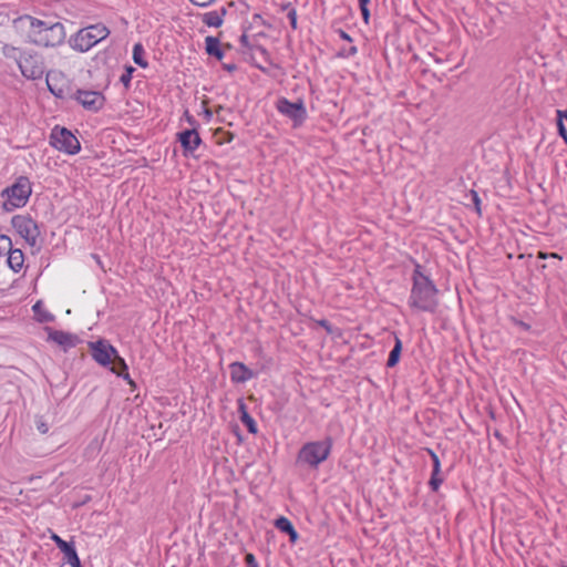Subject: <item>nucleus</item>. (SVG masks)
Instances as JSON below:
<instances>
[{"label":"nucleus","instance_id":"f257e3e1","mask_svg":"<svg viewBox=\"0 0 567 567\" xmlns=\"http://www.w3.org/2000/svg\"><path fill=\"white\" fill-rule=\"evenodd\" d=\"M13 27L17 31L25 33L27 42L38 47H60L66 38L64 24L51 18L41 20L23 14L13 20Z\"/></svg>","mask_w":567,"mask_h":567},{"label":"nucleus","instance_id":"f03ea898","mask_svg":"<svg viewBox=\"0 0 567 567\" xmlns=\"http://www.w3.org/2000/svg\"><path fill=\"white\" fill-rule=\"evenodd\" d=\"M412 287L408 299L410 308L429 313H435L439 308V289L429 275L424 274L423 266L413 260Z\"/></svg>","mask_w":567,"mask_h":567},{"label":"nucleus","instance_id":"7ed1b4c3","mask_svg":"<svg viewBox=\"0 0 567 567\" xmlns=\"http://www.w3.org/2000/svg\"><path fill=\"white\" fill-rule=\"evenodd\" d=\"M332 446L333 439L329 435L321 441L307 442L298 451L297 463L318 468L330 456Z\"/></svg>","mask_w":567,"mask_h":567},{"label":"nucleus","instance_id":"20e7f679","mask_svg":"<svg viewBox=\"0 0 567 567\" xmlns=\"http://www.w3.org/2000/svg\"><path fill=\"white\" fill-rule=\"evenodd\" d=\"M32 194V184L27 176H19L11 186L6 187L0 196L6 198L2 209L10 213L24 207Z\"/></svg>","mask_w":567,"mask_h":567},{"label":"nucleus","instance_id":"39448f33","mask_svg":"<svg viewBox=\"0 0 567 567\" xmlns=\"http://www.w3.org/2000/svg\"><path fill=\"white\" fill-rule=\"evenodd\" d=\"M110 34L109 28L103 23H95L80 29L70 37V47L78 52H86Z\"/></svg>","mask_w":567,"mask_h":567},{"label":"nucleus","instance_id":"423d86ee","mask_svg":"<svg viewBox=\"0 0 567 567\" xmlns=\"http://www.w3.org/2000/svg\"><path fill=\"white\" fill-rule=\"evenodd\" d=\"M50 145L69 155H75L81 151V143L78 137L66 127L55 125L51 130Z\"/></svg>","mask_w":567,"mask_h":567},{"label":"nucleus","instance_id":"0eeeda50","mask_svg":"<svg viewBox=\"0 0 567 567\" xmlns=\"http://www.w3.org/2000/svg\"><path fill=\"white\" fill-rule=\"evenodd\" d=\"M17 65L21 74L28 80H40L45 73L42 54L33 50H24Z\"/></svg>","mask_w":567,"mask_h":567},{"label":"nucleus","instance_id":"6e6552de","mask_svg":"<svg viewBox=\"0 0 567 567\" xmlns=\"http://www.w3.org/2000/svg\"><path fill=\"white\" fill-rule=\"evenodd\" d=\"M276 109L280 114L292 121L293 127L302 125L308 116L302 99L291 102L287 97H279L276 101Z\"/></svg>","mask_w":567,"mask_h":567},{"label":"nucleus","instance_id":"1a4fd4ad","mask_svg":"<svg viewBox=\"0 0 567 567\" xmlns=\"http://www.w3.org/2000/svg\"><path fill=\"white\" fill-rule=\"evenodd\" d=\"M11 226L29 246L37 245L41 231L38 223L30 215H14L11 218Z\"/></svg>","mask_w":567,"mask_h":567},{"label":"nucleus","instance_id":"9d476101","mask_svg":"<svg viewBox=\"0 0 567 567\" xmlns=\"http://www.w3.org/2000/svg\"><path fill=\"white\" fill-rule=\"evenodd\" d=\"M69 97L75 100L83 109L90 112H99L106 102L102 92L92 90L78 89L74 93L70 94Z\"/></svg>","mask_w":567,"mask_h":567},{"label":"nucleus","instance_id":"9b49d317","mask_svg":"<svg viewBox=\"0 0 567 567\" xmlns=\"http://www.w3.org/2000/svg\"><path fill=\"white\" fill-rule=\"evenodd\" d=\"M89 348L94 361L103 368L111 365L113 355L117 357V349L105 339L90 341Z\"/></svg>","mask_w":567,"mask_h":567},{"label":"nucleus","instance_id":"f8f14e48","mask_svg":"<svg viewBox=\"0 0 567 567\" xmlns=\"http://www.w3.org/2000/svg\"><path fill=\"white\" fill-rule=\"evenodd\" d=\"M176 140L179 142L183 154L185 156L192 155L203 143L202 137L196 128H186L176 134Z\"/></svg>","mask_w":567,"mask_h":567},{"label":"nucleus","instance_id":"ddd939ff","mask_svg":"<svg viewBox=\"0 0 567 567\" xmlns=\"http://www.w3.org/2000/svg\"><path fill=\"white\" fill-rule=\"evenodd\" d=\"M44 330L48 333V341H53L64 351H68L71 348L76 347V344L81 341L80 338L71 332L62 331V330H55L51 327H45Z\"/></svg>","mask_w":567,"mask_h":567},{"label":"nucleus","instance_id":"4468645a","mask_svg":"<svg viewBox=\"0 0 567 567\" xmlns=\"http://www.w3.org/2000/svg\"><path fill=\"white\" fill-rule=\"evenodd\" d=\"M107 368L112 373L116 374L118 378H122L124 381H126L127 384L132 388V390H135L137 388L136 382L131 378L128 373V365L125 359L122 358L118 352L117 357L113 355L112 363Z\"/></svg>","mask_w":567,"mask_h":567},{"label":"nucleus","instance_id":"2eb2a0df","mask_svg":"<svg viewBox=\"0 0 567 567\" xmlns=\"http://www.w3.org/2000/svg\"><path fill=\"white\" fill-rule=\"evenodd\" d=\"M230 380L233 383H245L255 378V372L245 363L235 361L229 364Z\"/></svg>","mask_w":567,"mask_h":567},{"label":"nucleus","instance_id":"dca6fc26","mask_svg":"<svg viewBox=\"0 0 567 567\" xmlns=\"http://www.w3.org/2000/svg\"><path fill=\"white\" fill-rule=\"evenodd\" d=\"M51 538L56 547L64 554L69 564H73L80 558L73 542H66L56 534H53Z\"/></svg>","mask_w":567,"mask_h":567},{"label":"nucleus","instance_id":"f3484780","mask_svg":"<svg viewBox=\"0 0 567 567\" xmlns=\"http://www.w3.org/2000/svg\"><path fill=\"white\" fill-rule=\"evenodd\" d=\"M275 527L280 530L281 533L288 535L289 542L291 544H296L299 539V534L296 530L295 526L292 525L291 520L288 519L285 516H279L275 519L274 523Z\"/></svg>","mask_w":567,"mask_h":567},{"label":"nucleus","instance_id":"a211bd4d","mask_svg":"<svg viewBox=\"0 0 567 567\" xmlns=\"http://www.w3.org/2000/svg\"><path fill=\"white\" fill-rule=\"evenodd\" d=\"M227 14V9L225 7L220 8L219 11H209L202 14V21L207 27L219 28L224 23V18Z\"/></svg>","mask_w":567,"mask_h":567},{"label":"nucleus","instance_id":"6ab92c4d","mask_svg":"<svg viewBox=\"0 0 567 567\" xmlns=\"http://www.w3.org/2000/svg\"><path fill=\"white\" fill-rule=\"evenodd\" d=\"M205 51L209 56H214L218 61H221L225 56L220 48V40L217 37L208 35L205 38Z\"/></svg>","mask_w":567,"mask_h":567},{"label":"nucleus","instance_id":"aec40b11","mask_svg":"<svg viewBox=\"0 0 567 567\" xmlns=\"http://www.w3.org/2000/svg\"><path fill=\"white\" fill-rule=\"evenodd\" d=\"M32 311L34 313L35 321H38L39 323H49L55 320V316L44 309L42 300H38L32 306Z\"/></svg>","mask_w":567,"mask_h":567},{"label":"nucleus","instance_id":"412c9836","mask_svg":"<svg viewBox=\"0 0 567 567\" xmlns=\"http://www.w3.org/2000/svg\"><path fill=\"white\" fill-rule=\"evenodd\" d=\"M7 262L10 269H12L14 272H19L24 262L23 251L19 248H12L8 254Z\"/></svg>","mask_w":567,"mask_h":567},{"label":"nucleus","instance_id":"4be33fe9","mask_svg":"<svg viewBox=\"0 0 567 567\" xmlns=\"http://www.w3.org/2000/svg\"><path fill=\"white\" fill-rule=\"evenodd\" d=\"M403 344L398 336H394V346L389 353L386 368H394L399 362L402 353Z\"/></svg>","mask_w":567,"mask_h":567},{"label":"nucleus","instance_id":"5701e85b","mask_svg":"<svg viewBox=\"0 0 567 567\" xmlns=\"http://www.w3.org/2000/svg\"><path fill=\"white\" fill-rule=\"evenodd\" d=\"M132 53V58L135 64L143 69L148 66V62L145 59V50L141 42L134 44Z\"/></svg>","mask_w":567,"mask_h":567},{"label":"nucleus","instance_id":"b1692460","mask_svg":"<svg viewBox=\"0 0 567 567\" xmlns=\"http://www.w3.org/2000/svg\"><path fill=\"white\" fill-rule=\"evenodd\" d=\"M1 52L4 58L12 60L16 64H18L24 50L13 47L11 44H4L1 49Z\"/></svg>","mask_w":567,"mask_h":567},{"label":"nucleus","instance_id":"393cba45","mask_svg":"<svg viewBox=\"0 0 567 567\" xmlns=\"http://www.w3.org/2000/svg\"><path fill=\"white\" fill-rule=\"evenodd\" d=\"M47 85L49 91L56 97V99H66L68 95L65 93V90L62 86H58L56 84L52 83L51 80V73H47Z\"/></svg>","mask_w":567,"mask_h":567},{"label":"nucleus","instance_id":"a878e982","mask_svg":"<svg viewBox=\"0 0 567 567\" xmlns=\"http://www.w3.org/2000/svg\"><path fill=\"white\" fill-rule=\"evenodd\" d=\"M443 482L444 477L441 475V470L432 468L431 477L429 480L431 491L437 492Z\"/></svg>","mask_w":567,"mask_h":567},{"label":"nucleus","instance_id":"bb28decb","mask_svg":"<svg viewBox=\"0 0 567 567\" xmlns=\"http://www.w3.org/2000/svg\"><path fill=\"white\" fill-rule=\"evenodd\" d=\"M239 419H240L241 423L247 427V431L250 434H257L258 426H257L256 421L254 420V417L250 414H246Z\"/></svg>","mask_w":567,"mask_h":567},{"label":"nucleus","instance_id":"cd10ccee","mask_svg":"<svg viewBox=\"0 0 567 567\" xmlns=\"http://www.w3.org/2000/svg\"><path fill=\"white\" fill-rule=\"evenodd\" d=\"M134 71H135V68H133L132 65H126L123 74L120 78V82L126 89H128L130 85H131V81H132V76H133Z\"/></svg>","mask_w":567,"mask_h":567},{"label":"nucleus","instance_id":"c85d7f7f","mask_svg":"<svg viewBox=\"0 0 567 567\" xmlns=\"http://www.w3.org/2000/svg\"><path fill=\"white\" fill-rule=\"evenodd\" d=\"M467 198H470L471 203L474 206L475 212L478 216H482V207H481V198L478 196V193L474 189L470 190V194L466 195Z\"/></svg>","mask_w":567,"mask_h":567},{"label":"nucleus","instance_id":"c756f323","mask_svg":"<svg viewBox=\"0 0 567 567\" xmlns=\"http://www.w3.org/2000/svg\"><path fill=\"white\" fill-rule=\"evenodd\" d=\"M12 249V243L9 236L0 235V256L9 254Z\"/></svg>","mask_w":567,"mask_h":567},{"label":"nucleus","instance_id":"7c9ffc66","mask_svg":"<svg viewBox=\"0 0 567 567\" xmlns=\"http://www.w3.org/2000/svg\"><path fill=\"white\" fill-rule=\"evenodd\" d=\"M183 118L190 125V128H196L198 131L199 123L198 121L189 113L188 110H185L183 113Z\"/></svg>","mask_w":567,"mask_h":567},{"label":"nucleus","instance_id":"2f4dec72","mask_svg":"<svg viewBox=\"0 0 567 567\" xmlns=\"http://www.w3.org/2000/svg\"><path fill=\"white\" fill-rule=\"evenodd\" d=\"M357 52H358L357 47L351 45V47H349L348 49H342V50H340V51L338 52V54H337V55H338L339 58H350V56L355 55V54H357Z\"/></svg>","mask_w":567,"mask_h":567},{"label":"nucleus","instance_id":"473e14b6","mask_svg":"<svg viewBox=\"0 0 567 567\" xmlns=\"http://www.w3.org/2000/svg\"><path fill=\"white\" fill-rule=\"evenodd\" d=\"M35 426H37V430L41 433V434H47L49 432V425L48 423L43 420L42 416L40 417H37L35 420Z\"/></svg>","mask_w":567,"mask_h":567},{"label":"nucleus","instance_id":"72a5a7b5","mask_svg":"<svg viewBox=\"0 0 567 567\" xmlns=\"http://www.w3.org/2000/svg\"><path fill=\"white\" fill-rule=\"evenodd\" d=\"M287 18L289 19V23H290V27L292 30H297L298 29V17H297V10L293 9V10H290L288 13H287Z\"/></svg>","mask_w":567,"mask_h":567},{"label":"nucleus","instance_id":"f704fd0d","mask_svg":"<svg viewBox=\"0 0 567 567\" xmlns=\"http://www.w3.org/2000/svg\"><path fill=\"white\" fill-rule=\"evenodd\" d=\"M556 124L558 135L564 140L565 144H567V128L564 122H561L560 120H556Z\"/></svg>","mask_w":567,"mask_h":567},{"label":"nucleus","instance_id":"c9c22d12","mask_svg":"<svg viewBox=\"0 0 567 567\" xmlns=\"http://www.w3.org/2000/svg\"><path fill=\"white\" fill-rule=\"evenodd\" d=\"M244 560L246 567H259V564L252 553H246Z\"/></svg>","mask_w":567,"mask_h":567},{"label":"nucleus","instance_id":"e433bc0d","mask_svg":"<svg viewBox=\"0 0 567 567\" xmlns=\"http://www.w3.org/2000/svg\"><path fill=\"white\" fill-rule=\"evenodd\" d=\"M316 322L318 326L323 328L327 331V333H329V334L334 333V329H333L332 324L327 319H320V320H317Z\"/></svg>","mask_w":567,"mask_h":567},{"label":"nucleus","instance_id":"4c0bfd02","mask_svg":"<svg viewBox=\"0 0 567 567\" xmlns=\"http://www.w3.org/2000/svg\"><path fill=\"white\" fill-rule=\"evenodd\" d=\"M237 405H238L239 417H243L244 415L249 414L244 399H238Z\"/></svg>","mask_w":567,"mask_h":567},{"label":"nucleus","instance_id":"58836bf2","mask_svg":"<svg viewBox=\"0 0 567 567\" xmlns=\"http://www.w3.org/2000/svg\"><path fill=\"white\" fill-rule=\"evenodd\" d=\"M512 321L513 323L518 327L519 329L524 330V331H529L530 330V324L527 323V322H524L523 320H519V319H516V318H512Z\"/></svg>","mask_w":567,"mask_h":567},{"label":"nucleus","instance_id":"ea45409f","mask_svg":"<svg viewBox=\"0 0 567 567\" xmlns=\"http://www.w3.org/2000/svg\"><path fill=\"white\" fill-rule=\"evenodd\" d=\"M194 6H197V7H208L210 6L212 3H214L216 0H189Z\"/></svg>","mask_w":567,"mask_h":567},{"label":"nucleus","instance_id":"a19ab883","mask_svg":"<svg viewBox=\"0 0 567 567\" xmlns=\"http://www.w3.org/2000/svg\"><path fill=\"white\" fill-rule=\"evenodd\" d=\"M537 258L538 259H547V258H561L558 256V254L556 252H543V251H539L538 255H537Z\"/></svg>","mask_w":567,"mask_h":567},{"label":"nucleus","instance_id":"79ce46f5","mask_svg":"<svg viewBox=\"0 0 567 567\" xmlns=\"http://www.w3.org/2000/svg\"><path fill=\"white\" fill-rule=\"evenodd\" d=\"M252 20H254L255 22H259V23H260L261 25H264V27H267V28H270V27H271V25H270V24H269V23H268V22H267L262 17H261V14H259V13H255V14L252 16Z\"/></svg>","mask_w":567,"mask_h":567},{"label":"nucleus","instance_id":"37998d69","mask_svg":"<svg viewBox=\"0 0 567 567\" xmlns=\"http://www.w3.org/2000/svg\"><path fill=\"white\" fill-rule=\"evenodd\" d=\"M239 43L247 48V49H252L250 42H249V39H248V35L246 33H243L239 38Z\"/></svg>","mask_w":567,"mask_h":567},{"label":"nucleus","instance_id":"c03bdc74","mask_svg":"<svg viewBox=\"0 0 567 567\" xmlns=\"http://www.w3.org/2000/svg\"><path fill=\"white\" fill-rule=\"evenodd\" d=\"M360 8V11H361V16H362V19L365 23L369 22V19H370V10L368 8V6L365 7H359Z\"/></svg>","mask_w":567,"mask_h":567},{"label":"nucleus","instance_id":"a18cd8bd","mask_svg":"<svg viewBox=\"0 0 567 567\" xmlns=\"http://www.w3.org/2000/svg\"><path fill=\"white\" fill-rule=\"evenodd\" d=\"M431 460H432V468L441 470V461L436 453L431 456Z\"/></svg>","mask_w":567,"mask_h":567},{"label":"nucleus","instance_id":"49530a36","mask_svg":"<svg viewBox=\"0 0 567 567\" xmlns=\"http://www.w3.org/2000/svg\"><path fill=\"white\" fill-rule=\"evenodd\" d=\"M431 460H432V468L441 470V461L436 453L431 456Z\"/></svg>","mask_w":567,"mask_h":567},{"label":"nucleus","instance_id":"de8ad7c7","mask_svg":"<svg viewBox=\"0 0 567 567\" xmlns=\"http://www.w3.org/2000/svg\"><path fill=\"white\" fill-rule=\"evenodd\" d=\"M431 460H432V468L441 470V461L436 453L431 456Z\"/></svg>","mask_w":567,"mask_h":567},{"label":"nucleus","instance_id":"09e8293b","mask_svg":"<svg viewBox=\"0 0 567 567\" xmlns=\"http://www.w3.org/2000/svg\"><path fill=\"white\" fill-rule=\"evenodd\" d=\"M293 9H296V8L291 4V2H284L280 4V11H282V12L288 13L290 10H293Z\"/></svg>","mask_w":567,"mask_h":567},{"label":"nucleus","instance_id":"8fccbe9b","mask_svg":"<svg viewBox=\"0 0 567 567\" xmlns=\"http://www.w3.org/2000/svg\"><path fill=\"white\" fill-rule=\"evenodd\" d=\"M338 33H339V35H340V38H341L342 40L348 41V42H352V38H351V35H350L349 33H347L344 30L339 29V30H338Z\"/></svg>","mask_w":567,"mask_h":567},{"label":"nucleus","instance_id":"3c124183","mask_svg":"<svg viewBox=\"0 0 567 567\" xmlns=\"http://www.w3.org/2000/svg\"><path fill=\"white\" fill-rule=\"evenodd\" d=\"M556 120H560L561 122H564V120L567 121V109L561 111V110H557V117Z\"/></svg>","mask_w":567,"mask_h":567},{"label":"nucleus","instance_id":"603ef678","mask_svg":"<svg viewBox=\"0 0 567 567\" xmlns=\"http://www.w3.org/2000/svg\"><path fill=\"white\" fill-rule=\"evenodd\" d=\"M223 69L228 72H234L237 70V65L235 63H224Z\"/></svg>","mask_w":567,"mask_h":567},{"label":"nucleus","instance_id":"864d4df0","mask_svg":"<svg viewBox=\"0 0 567 567\" xmlns=\"http://www.w3.org/2000/svg\"><path fill=\"white\" fill-rule=\"evenodd\" d=\"M203 114L207 122H209L213 118V112L208 107H204Z\"/></svg>","mask_w":567,"mask_h":567},{"label":"nucleus","instance_id":"5fc2aeb1","mask_svg":"<svg viewBox=\"0 0 567 567\" xmlns=\"http://www.w3.org/2000/svg\"><path fill=\"white\" fill-rule=\"evenodd\" d=\"M359 7H365L369 6L370 0H358Z\"/></svg>","mask_w":567,"mask_h":567},{"label":"nucleus","instance_id":"6e6d98bb","mask_svg":"<svg viewBox=\"0 0 567 567\" xmlns=\"http://www.w3.org/2000/svg\"><path fill=\"white\" fill-rule=\"evenodd\" d=\"M255 49H256V50H258V51H260V52H261V53H264V54H266V53H267V50H266L262 45H260V44L255 45Z\"/></svg>","mask_w":567,"mask_h":567},{"label":"nucleus","instance_id":"4d7b16f0","mask_svg":"<svg viewBox=\"0 0 567 567\" xmlns=\"http://www.w3.org/2000/svg\"><path fill=\"white\" fill-rule=\"evenodd\" d=\"M494 436H495L496 439H498L499 441H502V440H503V435H502V433H501L498 430H495V431H494Z\"/></svg>","mask_w":567,"mask_h":567},{"label":"nucleus","instance_id":"13d9d810","mask_svg":"<svg viewBox=\"0 0 567 567\" xmlns=\"http://www.w3.org/2000/svg\"><path fill=\"white\" fill-rule=\"evenodd\" d=\"M424 451L429 454V456L431 457L433 454H435V452L431 449V447H424Z\"/></svg>","mask_w":567,"mask_h":567},{"label":"nucleus","instance_id":"bf43d9fd","mask_svg":"<svg viewBox=\"0 0 567 567\" xmlns=\"http://www.w3.org/2000/svg\"><path fill=\"white\" fill-rule=\"evenodd\" d=\"M72 567H82L80 558L76 559L73 564H70Z\"/></svg>","mask_w":567,"mask_h":567},{"label":"nucleus","instance_id":"052dcab7","mask_svg":"<svg viewBox=\"0 0 567 567\" xmlns=\"http://www.w3.org/2000/svg\"><path fill=\"white\" fill-rule=\"evenodd\" d=\"M257 68H258L260 71L265 72V69H264L262 66L257 65Z\"/></svg>","mask_w":567,"mask_h":567},{"label":"nucleus","instance_id":"680f3d73","mask_svg":"<svg viewBox=\"0 0 567 567\" xmlns=\"http://www.w3.org/2000/svg\"><path fill=\"white\" fill-rule=\"evenodd\" d=\"M563 567H567V566H563Z\"/></svg>","mask_w":567,"mask_h":567}]
</instances>
